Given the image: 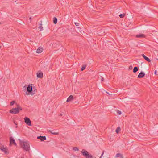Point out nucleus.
<instances>
[{
    "mask_svg": "<svg viewBox=\"0 0 158 158\" xmlns=\"http://www.w3.org/2000/svg\"><path fill=\"white\" fill-rule=\"evenodd\" d=\"M20 144L22 148L26 151H28L30 149V145L27 142L20 141Z\"/></svg>",
    "mask_w": 158,
    "mask_h": 158,
    "instance_id": "obj_1",
    "label": "nucleus"
},
{
    "mask_svg": "<svg viewBox=\"0 0 158 158\" xmlns=\"http://www.w3.org/2000/svg\"><path fill=\"white\" fill-rule=\"evenodd\" d=\"M22 108L20 106H18L17 108H13L10 110V113L14 114H16L19 113L20 110H22Z\"/></svg>",
    "mask_w": 158,
    "mask_h": 158,
    "instance_id": "obj_2",
    "label": "nucleus"
},
{
    "mask_svg": "<svg viewBox=\"0 0 158 158\" xmlns=\"http://www.w3.org/2000/svg\"><path fill=\"white\" fill-rule=\"evenodd\" d=\"M81 153L85 158H93V156L92 155L89 154L88 152L85 149H82L81 151Z\"/></svg>",
    "mask_w": 158,
    "mask_h": 158,
    "instance_id": "obj_3",
    "label": "nucleus"
},
{
    "mask_svg": "<svg viewBox=\"0 0 158 158\" xmlns=\"http://www.w3.org/2000/svg\"><path fill=\"white\" fill-rule=\"evenodd\" d=\"M24 122L27 124L29 126L31 125V122L30 119L27 117H25L24 118Z\"/></svg>",
    "mask_w": 158,
    "mask_h": 158,
    "instance_id": "obj_4",
    "label": "nucleus"
},
{
    "mask_svg": "<svg viewBox=\"0 0 158 158\" xmlns=\"http://www.w3.org/2000/svg\"><path fill=\"white\" fill-rule=\"evenodd\" d=\"M10 139V145L14 144L15 146L16 145V143L15 142L14 139L12 137H11Z\"/></svg>",
    "mask_w": 158,
    "mask_h": 158,
    "instance_id": "obj_5",
    "label": "nucleus"
},
{
    "mask_svg": "<svg viewBox=\"0 0 158 158\" xmlns=\"http://www.w3.org/2000/svg\"><path fill=\"white\" fill-rule=\"evenodd\" d=\"M1 151L4 152L5 154H9L8 148L6 146L5 147V148L3 149H2Z\"/></svg>",
    "mask_w": 158,
    "mask_h": 158,
    "instance_id": "obj_6",
    "label": "nucleus"
},
{
    "mask_svg": "<svg viewBox=\"0 0 158 158\" xmlns=\"http://www.w3.org/2000/svg\"><path fill=\"white\" fill-rule=\"evenodd\" d=\"M37 77L40 78H42L43 77V73L41 71H38L37 73Z\"/></svg>",
    "mask_w": 158,
    "mask_h": 158,
    "instance_id": "obj_7",
    "label": "nucleus"
},
{
    "mask_svg": "<svg viewBox=\"0 0 158 158\" xmlns=\"http://www.w3.org/2000/svg\"><path fill=\"white\" fill-rule=\"evenodd\" d=\"M145 75V73L142 72H140V73L138 75V78H141L143 77Z\"/></svg>",
    "mask_w": 158,
    "mask_h": 158,
    "instance_id": "obj_8",
    "label": "nucleus"
},
{
    "mask_svg": "<svg viewBox=\"0 0 158 158\" xmlns=\"http://www.w3.org/2000/svg\"><path fill=\"white\" fill-rule=\"evenodd\" d=\"M43 50V49L42 47H39L36 51V52L38 53H41Z\"/></svg>",
    "mask_w": 158,
    "mask_h": 158,
    "instance_id": "obj_9",
    "label": "nucleus"
},
{
    "mask_svg": "<svg viewBox=\"0 0 158 158\" xmlns=\"http://www.w3.org/2000/svg\"><path fill=\"white\" fill-rule=\"evenodd\" d=\"M38 139H40L41 141H44V140H46V137L43 136H38L37 138Z\"/></svg>",
    "mask_w": 158,
    "mask_h": 158,
    "instance_id": "obj_10",
    "label": "nucleus"
},
{
    "mask_svg": "<svg viewBox=\"0 0 158 158\" xmlns=\"http://www.w3.org/2000/svg\"><path fill=\"white\" fill-rule=\"evenodd\" d=\"M32 88L31 86L28 85L27 87V91L29 93H31L32 91Z\"/></svg>",
    "mask_w": 158,
    "mask_h": 158,
    "instance_id": "obj_11",
    "label": "nucleus"
},
{
    "mask_svg": "<svg viewBox=\"0 0 158 158\" xmlns=\"http://www.w3.org/2000/svg\"><path fill=\"white\" fill-rule=\"evenodd\" d=\"M73 99V97L72 95H70L67 98L66 102H69Z\"/></svg>",
    "mask_w": 158,
    "mask_h": 158,
    "instance_id": "obj_12",
    "label": "nucleus"
},
{
    "mask_svg": "<svg viewBox=\"0 0 158 158\" xmlns=\"http://www.w3.org/2000/svg\"><path fill=\"white\" fill-rule=\"evenodd\" d=\"M143 57L148 62H150L151 60L148 57L146 56L144 54H142V55Z\"/></svg>",
    "mask_w": 158,
    "mask_h": 158,
    "instance_id": "obj_13",
    "label": "nucleus"
},
{
    "mask_svg": "<svg viewBox=\"0 0 158 158\" xmlns=\"http://www.w3.org/2000/svg\"><path fill=\"white\" fill-rule=\"evenodd\" d=\"M145 36V35L142 34L138 35H136L137 38H144Z\"/></svg>",
    "mask_w": 158,
    "mask_h": 158,
    "instance_id": "obj_14",
    "label": "nucleus"
},
{
    "mask_svg": "<svg viewBox=\"0 0 158 158\" xmlns=\"http://www.w3.org/2000/svg\"><path fill=\"white\" fill-rule=\"evenodd\" d=\"M116 157H120L122 158L123 157V155L122 154H121L120 153H118L116 154Z\"/></svg>",
    "mask_w": 158,
    "mask_h": 158,
    "instance_id": "obj_15",
    "label": "nucleus"
},
{
    "mask_svg": "<svg viewBox=\"0 0 158 158\" xmlns=\"http://www.w3.org/2000/svg\"><path fill=\"white\" fill-rule=\"evenodd\" d=\"M49 132H51L52 134L53 135H57L59 134V133L58 132H55L53 130H49Z\"/></svg>",
    "mask_w": 158,
    "mask_h": 158,
    "instance_id": "obj_16",
    "label": "nucleus"
},
{
    "mask_svg": "<svg viewBox=\"0 0 158 158\" xmlns=\"http://www.w3.org/2000/svg\"><path fill=\"white\" fill-rule=\"evenodd\" d=\"M138 70V68L137 67H134L133 69V72L134 73H136Z\"/></svg>",
    "mask_w": 158,
    "mask_h": 158,
    "instance_id": "obj_17",
    "label": "nucleus"
},
{
    "mask_svg": "<svg viewBox=\"0 0 158 158\" xmlns=\"http://www.w3.org/2000/svg\"><path fill=\"white\" fill-rule=\"evenodd\" d=\"M121 129L120 127H118L116 130V132L117 133H118L120 131Z\"/></svg>",
    "mask_w": 158,
    "mask_h": 158,
    "instance_id": "obj_18",
    "label": "nucleus"
},
{
    "mask_svg": "<svg viewBox=\"0 0 158 158\" xmlns=\"http://www.w3.org/2000/svg\"><path fill=\"white\" fill-rule=\"evenodd\" d=\"M40 26L39 27V28L40 29V31H41L43 30V27H42V24L41 23L40 24Z\"/></svg>",
    "mask_w": 158,
    "mask_h": 158,
    "instance_id": "obj_19",
    "label": "nucleus"
},
{
    "mask_svg": "<svg viewBox=\"0 0 158 158\" xmlns=\"http://www.w3.org/2000/svg\"><path fill=\"white\" fill-rule=\"evenodd\" d=\"M6 146H4L2 144L0 143V149L1 150L2 149H3L5 148V147H6Z\"/></svg>",
    "mask_w": 158,
    "mask_h": 158,
    "instance_id": "obj_20",
    "label": "nucleus"
},
{
    "mask_svg": "<svg viewBox=\"0 0 158 158\" xmlns=\"http://www.w3.org/2000/svg\"><path fill=\"white\" fill-rule=\"evenodd\" d=\"M57 19L56 18V17H54V18H53V23L54 24H56L57 23Z\"/></svg>",
    "mask_w": 158,
    "mask_h": 158,
    "instance_id": "obj_21",
    "label": "nucleus"
},
{
    "mask_svg": "<svg viewBox=\"0 0 158 158\" xmlns=\"http://www.w3.org/2000/svg\"><path fill=\"white\" fill-rule=\"evenodd\" d=\"M125 14H120L119 15V16L121 18H123L125 16Z\"/></svg>",
    "mask_w": 158,
    "mask_h": 158,
    "instance_id": "obj_22",
    "label": "nucleus"
},
{
    "mask_svg": "<svg viewBox=\"0 0 158 158\" xmlns=\"http://www.w3.org/2000/svg\"><path fill=\"white\" fill-rule=\"evenodd\" d=\"M86 67V65H84L81 68V71L84 70L85 69Z\"/></svg>",
    "mask_w": 158,
    "mask_h": 158,
    "instance_id": "obj_23",
    "label": "nucleus"
},
{
    "mask_svg": "<svg viewBox=\"0 0 158 158\" xmlns=\"http://www.w3.org/2000/svg\"><path fill=\"white\" fill-rule=\"evenodd\" d=\"M73 149L75 151H79V149L77 147H74L73 148Z\"/></svg>",
    "mask_w": 158,
    "mask_h": 158,
    "instance_id": "obj_24",
    "label": "nucleus"
},
{
    "mask_svg": "<svg viewBox=\"0 0 158 158\" xmlns=\"http://www.w3.org/2000/svg\"><path fill=\"white\" fill-rule=\"evenodd\" d=\"M117 113L119 115H120V114H121V111H119L118 110H117Z\"/></svg>",
    "mask_w": 158,
    "mask_h": 158,
    "instance_id": "obj_25",
    "label": "nucleus"
},
{
    "mask_svg": "<svg viewBox=\"0 0 158 158\" xmlns=\"http://www.w3.org/2000/svg\"><path fill=\"white\" fill-rule=\"evenodd\" d=\"M15 103V101H12L10 102V105H13Z\"/></svg>",
    "mask_w": 158,
    "mask_h": 158,
    "instance_id": "obj_26",
    "label": "nucleus"
},
{
    "mask_svg": "<svg viewBox=\"0 0 158 158\" xmlns=\"http://www.w3.org/2000/svg\"><path fill=\"white\" fill-rule=\"evenodd\" d=\"M75 23V25L76 26H79V23H78L75 22V23Z\"/></svg>",
    "mask_w": 158,
    "mask_h": 158,
    "instance_id": "obj_27",
    "label": "nucleus"
},
{
    "mask_svg": "<svg viewBox=\"0 0 158 158\" xmlns=\"http://www.w3.org/2000/svg\"><path fill=\"white\" fill-rule=\"evenodd\" d=\"M157 70H155V72H154V74L155 75H157Z\"/></svg>",
    "mask_w": 158,
    "mask_h": 158,
    "instance_id": "obj_28",
    "label": "nucleus"
},
{
    "mask_svg": "<svg viewBox=\"0 0 158 158\" xmlns=\"http://www.w3.org/2000/svg\"><path fill=\"white\" fill-rule=\"evenodd\" d=\"M101 81H103L104 80L103 77L102 76H101Z\"/></svg>",
    "mask_w": 158,
    "mask_h": 158,
    "instance_id": "obj_29",
    "label": "nucleus"
},
{
    "mask_svg": "<svg viewBox=\"0 0 158 158\" xmlns=\"http://www.w3.org/2000/svg\"><path fill=\"white\" fill-rule=\"evenodd\" d=\"M104 153V151H103V152L102 153V154L101 155V156L100 157V158H101V157L103 156Z\"/></svg>",
    "mask_w": 158,
    "mask_h": 158,
    "instance_id": "obj_30",
    "label": "nucleus"
},
{
    "mask_svg": "<svg viewBox=\"0 0 158 158\" xmlns=\"http://www.w3.org/2000/svg\"><path fill=\"white\" fill-rule=\"evenodd\" d=\"M132 67L131 66H129V69H132Z\"/></svg>",
    "mask_w": 158,
    "mask_h": 158,
    "instance_id": "obj_31",
    "label": "nucleus"
}]
</instances>
